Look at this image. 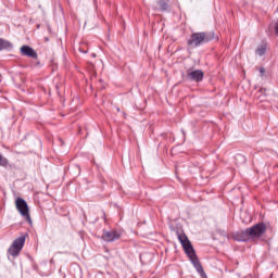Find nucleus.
Wrapping results in <instances>:
<instances>
[{
  "label": "nucleus",
  "instance_id": "9b49d317",
  "mask_svg": "<svg viewBox=\"0 0 278 278\" xmlns=\"http://www.w3.org/2000/svg\"><path fill=\"white\" fill-rule=\"evenodd\" d=\"M0 166H2L3 168H8V166H10V161L8 160V157L3 156V154L0 153Z\"/></svg>",
  "mask_w": 278,
  "mask_h": 278
},
{
  "label": "nucleus",
  "instance_id": "20e7f679",
  "mask_svg": "<svg viewBox=\"0 0 278 278\" xmlns=\"http://www.w3.org/2000/svg\"><path fill=\"white\" fill-rule=\"evenodd\" d=\"M248 229H249L251 242H255V241L260 240V238H262V236H264V233H266V224L258 223Z\"/></svg>",
  "mask_w": 278,
  "mask_h": 278
},
{
  "label": "nucleus",
  "instance_id": "9d476101",
  "mask_svg": "<svg viewBox=\"0 0 278 278\" xmlns=\"http://www.w3.org/2000/svg\"><path fill=\"white\" fill-rule=\"evenodd\" d=\"M14 45L7 39L0 38V51H12Z\"/></svg>",
  "mask_w": 278,
  "mask_h": 278
},
{
  "label": "nucleus",
  "instance_id": "1a4fd4ad",
  "mask_svg": "<svg viewBox=\"0 0 278 278\" xmlns=\"http://www.w3.org/2000/svg\"><path fill=\"white\" fill-rule=\"evenodd\" d=\"M20 52L25 58H31L33 60H38V52L34 50L30 46H22Z\"/></svg>",
  "mask_w": 278,
  "mask_h": 278
},
{
  "label": "nucleus",
  "instance_id": "2eb2a0df",
  "mask_svg": "<svg viewBox=\"0 0 278 278\" xmlns=\"http://www.w3.org/2000/svg\"><path fill=\"white\" fill-rule=\"evenodd\" d=\"M275 33H276V36H278V20H277V23L275 25Z\"/></svg>",
  "mask_w": 278,
  "mask_h": 278
},
{
  "label": "nucleus",
  "instance_id": "6e6552de",
  "mask_svg": "<svg viewBox=\"0 0 278 278\" xmlns=\"http://www.w3.org/2000/svg\"><path fill=\"white\" fill-rule=\"evenodd\" d=\"M204 73L201 70H194L191 72H187L188 81H195L197 84L203 81Z\"/></svg>",
  "mask_w": 278,
  "mask_h": 278
},
{
  "label": "nucleus",
  "instance_id": "f03ea898",
  "mask_svg": "<svg viewBox=\"0 0 278 278\" xmlns=\"http://www.w3.org/2000/svg\"><path fill=\"white\" fill-rule=\"evenodd\" d=\"M212 40H216V34L214 31L193 33L187 40V45L191 49H199V47H203V45H207Z\"/></svg>",
  "mask_w": 278,
  "mask_h": 278
},
{
  "label": "nucleus",
  "instance_id": "0eeeda50",
  "mask_svg": "<svg viewBox=\"0 0 278 278\" xmlns=\"http://www.w3.org/2000/svg\"><path fill=\"white\" fill-rule=\"evenodd\" d=\"M232 239L236 240V242H251L249 228L235 232Z\"/></svg>",
  "mask_w": 278,
  "mask_h": 278
},
{
  "label": "nucleus",
  "instance_id": "ddd939ff",
  "mask_svg": "<svg viewBox=\"0 0 278 278\" xmlns=\"http://www.w3.org/2000/svg\"><path fill=\"white\" fill-rule=\"evenodd\" d=\"M159 5L162 10H168V3L165 0L159 1Z\"/></svg>",
  "mask_w": 278,
  "mask_h": 278
},
{
  "label": "nucleus",
  "instance_id": "f8f14e48",
  "mask_svg": "<svg viewBox=\"0 0 278 278\" xmlns=\"http://www.w3.org/2000/svg\"><path fill=\"white\" fill-rule=\"evenodd\" d=\"M266 54V46H261L256 49V55H260V58H262V55Z\"/></svg>",
  "mask_w": 278,
  "mask_h": 278
},
{
  "label": "nucleus",
  "instance_id": "f3484780",
  "mask_svg": "<svg viewBox=\"0 0 278 278\" xmlns=\"http://www.w3.org/2000/svg\"><path fill=\"white\" fill-rule=\"evenodd\" d=\"M276 168H278V165H276Z\"/></svg>",
  "mask_w": 278,
  "mask_h": 278
},
{
  "label": "nucleus",
  "instance_id": "39448f33",
  "mask_svg": "<svg viewBox=\"0 0 278 278\" xmlns=\"http://www.w3.org/2000/svg\"><path fill=\"white\" fill-rule=\"evenodd\" d=\"M15 205L20 214L24 216L29 225H31V216L29 215V205H27V201H25V199L23 198H17L15 201Z\"/></svg>",
  "mask_w": 278,
  "mask_h": 278
},
{
  "label": "nucleus",
  "instance_id": "f257e3e1",
  "mask_svg": "<svg viewBox=\"0 0 278 278\" xmlns=\"http://www.w3.org/2000/svg\"><path fill=\"white\" fill-rule=\"evenodd\" d=\"M178 240L186 255L191 262L192 266L195 268L197 273H199L200 277L207 278V274H205V270L203 269V265H201V261H199V256H197L194 247H192V243L190 242V239H188V236H186V233L178 232Z\"/></svg>",
  "mask_w": 278,
  "mask_h": 278
},
{
  "label": "nucleus",
  "instance_id": "dca6fc26",
  "mask_svg": "<svg viewBox=\"0 0 278 278\" xmlns=\"http://www.w3.org/2000/svg\"><path fill=\"white\" fill-rule=\"evenodd\" d=\"M237 159L243 160V162H244V160H245L241 154H238V155H237Z\"/></svg>",
  "mask_w": 278,
  "mask_h": 278
},
{
  "label": "nucleus",
  "instance_id": "4468645a",
  "mask_svg": "<svg viewBox=\"0 0 278 278\" xmlns=\"http://www.w3.org/2000/svg\"><path fill=\"white\" fill-rule=\"evenodd\" d=\"M261 77H264V74L266 73V68L260 67Z\"/></svg>",
  "mask_w": 278,
  "mask_h": 278
},
{
  "label": "nucleus",
  "instance_id": "7ed1b4c3",
  "mask_svg": "<svg viewBox=\"0 0 278 278\" xmlns=\"http://www.w3.org/2000/svg\"><path fill=\"white\" fill-rule=\"evenodd\" d=\"M26 238L27 237L25 235L16 238L8 250L9 255H12V257H18L21 251H23V247H25Z\"/></svg>",
  "mask_w": 278,
  "mask_h": 278
},
{
  "label": "nucleus",
  "instance_id": "423d86ee",
  "mask_svg": "<svg viewBox=\"0 0 278 278\" xmlns=\"http://www.w3.org/2000/svg\"><path fill=\"white\" fill-rule=\"evenodd\" d=\"M121 236H123L121 230H103L102 240H104V242H116V240H121Z\"/></svg>",
  "mask_w": 278,
  "mask_h": 278
}]
</instances>
